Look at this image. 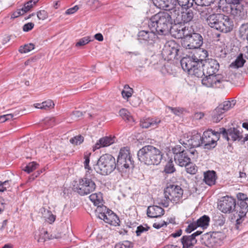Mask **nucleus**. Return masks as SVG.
<instances>
[{
	"mask_svg": "<svg viewBox=\"0 0 248 248\" xmlns=\"http://www.w3.org/2000/svg\"><path fill=\"white\" fill-rule=\"evenodd\" d=\"M170 31L171 33H173V35L175 37L181 38L182 40L186 36L188 32V29H186V27H179L178 28L176 26H171Z\"/></svg>",
	"mask_w": 248,
	"mask_h": 248,
	"instance_id": "nucleus-29",
	"label": "nucleus"
},
{
	"mask_svg": "<svg viewBox=\"0 0 248 248\" xmlns=\"http://www.w3.org/2000/svg\"><path fill=\"white\" fill-rule=\"evenodd\" d=\"M206 76L202 80L203 85L207 87L221 88L224 86L227 80L221 75L205 74Z\"/></svg>",
	"mask_w": 248,
	"mask_h": 248,
	"instance_id": "nucleus-16",
	"label": "nucleus"
},
{
	"mask_svg": "<svg viewBox=\"0 0 248 248\" xmlns=\"http://www.w3.org/2000/svg\"><path fill=\"white\" fill-rule=\"evenodd\" d=\"M150 227H148L146 224L143 225H140L137 228L136 231V234L137 236H140L142 233L148 231Z\"/></svg>",
	"mask_w": 248,
	"mask_h": 248,
	"instance_id": "nucleus-46",
	"label": "nucleus"
},
{
	"mask_svg": "<svg viewBox=\"0 0 248 248\" xmlns=\"http://www.w3.org/2000/svg\"><path fill=\"white\" fill-rule=\"evenodd\" d=\"M164 193L166 200L161 202V204L167 207L170 202L173 203H177L180 202L183 194V190L179 186L170 185L165 189Z\"/></svg>",
	"mask_w": 248,
	"mask_h": 248,
	"instance_id": "nucleus-9",
	"label": "nucleus"
},
{
	"mask_svg": "<svg viewBox=\"0 0 248 248\" xmlns=\"http://www.w3.org/2000/svg\"><path fill=\"white\" fill-rule=\"evenodd\" d=\"M34 24L33 23L30 22L25 24L23 27V30L27 32L31 31L34 27Z\"/></svg>",
	"mask_w": 248,
	"mask_h": 248,
	"instance_id": "nucleus-54",
	"label": "nucleus"
},
{
	"mask_svg": "<svg viewBox=\"0 0 248 248\" xmlns=\"http://www.w3.org/2000/svg\"><path fill=\"white\" fill-rule=\"evenodd\" d=\"M184 166L186 167V172L190 174H195L197 170L196 167L195 165L191 163V161L190 163H188L187 165Z\"/></svg>",
	"mask_w": 248,
	"mask_h": 248,
	"instance_id": "nucleus-47",
	"label": "nucleus"
},
{
	"mask_svg": "<svg viewBox=\"0 0 248 248\" xmlns=\"http://www.w3.org/2000/svg\"><path fill=\"white\" fill-rule=\"evenodd\" d=\"M83 140V137L78 135L70 139V142L73 144L78 145L82 143Z\"/></svg>",
	"mask_w": 248,
	"mask_h": 248,
	"instance_id": "nucleus-45",
	"label": "nucleus"
},
{
	"mask_svg": "<svg viewBox=\"0 0 248 248\" xmlns=\"http://www.w3.org/2000/svg\"><path fill=\"white\" fill-rule=\"evenodd\" d=\"M231 14L236 20L245 19L247 17V10L242 3L231 7Z\"/></svg>",
	"mask_w": 248,
	"mask_h": 248,
	"instance_id": "nucleus-21",
	"label": "nucleus"
},
{
	"mask_svg": "<svg viewBox=\"0 0 248 248\" xmlns=\"http://www.w3.org/2000/svg\"><path fill=\"white\" fill-rule=\"evenodd\" d=\"M168 109L171 110L174 114L178 116L180 115L183 112V109L179 108L168 107Z\"/></svg>",
	"mask_w": 248,
	"mask_h": 248,
	"instance_id": "nucleus-53",
	"label": "nucleus"
},
{
	"mask_svg": "<svg viewBox=\"0 0 248 248\" xmlns=\"http://www.w3.org/2000/svg\"><path fill=\"white\" fill-rule=\"evenodd\" d=\"M98 214V217L103 219L105 222L114 225L118 224L120 222L118 217L111 210L107 209L106 211L102 210L100 212H96Z\"/></svg>",
	"mask_w": 248,
	"mask_h": 248,
	"instance_id": "nucleus-20",
	"label": "nucleus"
},
{
	"mask_svg": "<svg viewBox=\"0 0 248 248\" xmlns=\"http://www.w3.org/2000/svg\"><path fill=\"white\" fill-rule=\"evenodd\" d=\"M33 7V4H31V1H28L26 3H25L23 7L21 9L22 11V14H24L27 13Z\"/></svg>",
	"mask_w": 248,
	"mask_h": 248,
	"instance_id": "nucleus-48",
	"label": "nucleus"
},
{
	"mask_svg": "<svg viewBox=\"0 0 248 248\" xmlns=\"http://www.w3.org/2000/svg\"><path fill=\"white\" fill-rule=\"evenodd\" d=\"M202 233V231H198L190 235L183 236L181 239L183 248H192L197 243L196 237L200 235Z\"/></svg>",
	"mask_w": 248,
	"mask_h": 248,
	"instance_id": "nucleus-24",
	"label": "nucleus"
},
{
	"mask_svg": "<svg viewBox=\"0 0 248 248\" xmlns=\"http://www.w3.org/2000/svg\"><path fill=\"white\" fill-rule=\"evenodd\" d=\"M223 111L221 109V108L217 107L212 112V117L213 121L215 123L219 122L223 117Z\"/></svg>",
	"mask_w": 248,
	"mask_h": 248,
	"instance_id": "nucleus-33",
	"label": "nucleus"
},
{
	"mask_svg": "<svg viewBox=\"0 0 248 248\" xmlns=\"http://www.w3.org/2000/svg\"><path fill=\"white\" fill-rule=\"evenodd\" d=\"M201 3L196 0V4L197 5L196 10L198 12L202 19H205L207 23L209 22V18L216 13L213 8L210 6L211 3H206L205 0H201Z\"/></svg>",
	"mask_w": 248,
	"mask_h": 248,
	"instance_id": "nucleus-18",
	"label": "nucleus"
},
{
	"mask_svg": "<svg viewBox=\"0 0 248 248\" xmlns=\"http://www.w3.org/2000/svg\"><path fill=\"white\" fill-rule=\"evenodd\" d=\"M115 137L111 136H106L100 138L93 147V150L95 151L101 148L109 146L115 142Z\"/></svg>",
	"mask_w": 248,
	"mask_h": 248,
	"instance_id": "nucleus-25",
	"label": "nucleus"
},
{
	"mask_svg": "<svg viewBox=\"0 0 248 248\" xmlns=\"http://www.w3.org/2000/svg\"><path fill=\"white\" fill-rule=\"evenodd\" d=\"M182 46L186 49L192 50L188 52L189 55H186L184 58H193L192 60H202L208 57V54L207 50L200 49V46L203 44V38L201 34L197 33L188 34L183 39Z\"/></svg>",
	"mask_w": 248,
	"mask_h": 248,
	"instance_id": "nucleus-2",
	"label": "nucleus"
},
{
	"mask_svg": "<svg viewBox=\"0 0 248 248\" xmlns=\"http://www.w3.org/2000/svg\"><path fill=\"white\" fill-rule=\"evenodd\" d=\"M37 16L39 20H45L48 16V14L45 10H40L37 13Z\"/></svg>",
	"mask_w": 248,
	"mask_h": 248,
	"instance_id": "nucleus-49",
	"label": "nucleus"
},
{
	"mask_svg": "<svg viewBox=\"0 0 248 248\" xmlns=\"http://www.w3.org/2000/svg\"><path fill=\"white\" fill-rule=\"evenodd\" d=\"M124 90L122 91V95L124 98L128 99L131 96L133 93V90L128 85H124Z\"/></svg>",
	"mask_w": 248,
	"mask_h": 248,
	"instance_id": "nucleus-38",
	"label": "nucleus"
},
{
	"mask_svg": "<svg viewBox=\"0 0 248 248\" xmlns=\"http://www.w3.org/2000/svg\"><path fill=\"white\" fill-rule=\"evenodd\" d=\"M207 24L211 28L225 33L230 31L233 27L232 21L229 16L220 13L211 16Z\"/></svg>",
	"mask_w": 248,
	"mask_h": 248,
	"instance_id": "nucleus-6",
	"label": "nucleus"
},
{
	"mask_svg": "<svg viewBox=\"0 0 248 248\" xmlns=\"http://www.w3.org/2000/svg\"><path fill=\"white\" fill-rule=\"evenodd\" d=\"M156 32L151 30L150 31H141L138 33V40L141 43L142 42L152 44L157 38Z\"/></svg>",
	"mask_w": 248,
	"mask_h": 248,
	"instance_id": "nucleus-23",
	"label": "nucleus"
},
{
	"mask_svg": "<svg viewBox=\"0 0 248 248\" xmlns=\"http://www.w3.org/2000/svg\"><path fill=\"white\" fill-rule=\"evenodd\" d=\"M133 244L129 241H124L123 242L116 244L115 248H131Z\"/></svg>",
	"mask_w": 248,
	"mask_h": 248,
	"instance_id": "nucleus-44",
	"label": "nucleus"
},
{
	"mask_svg": "<svg viewBox=\"0 0 248 248\" xmlns=\"http://www.w3.org/2000/svg\"><path fill=\"white\" fill-rule=\"evenodd\" d=\"M204 181L209 186L214 185L216 181V173L214 171H208L204 174Z\"/></svg>",
	"mask_w": 248,
	"mask_h": 248,
	"instance_id": "nucleus-30",
	"label": "nucleus"
},
{
	"mask_svg": "<svg viewBox=\"0 0 248 248\" xmlns=\"http://www.w3.org/2000/svg\"><path fill=\"white\" fill-rule=\"evenodd\" d=\"M238 199L239 201L233 217L236 223L239 224L241 222V219L246 216L248 212V198L246 195L239 193Z\"/></svg>",
	"mask_w": 248,
	"mask_h": 248,
	"instance_id": "nucleus-12",
	"label": "nucleus"
},
{
	"mask_svg": "<svg viewBox=\"0 0 248 248\" xmlns=\"http://www.w3.org/2000/svg\"><path fill=\"white\" fill-rule=\"evenodd\" d=\"M44 216V217L46 218V221L50 224L54 222L55 220L56 216L53 215L51 212L49 210L46 211L45 210Z\"/></svg>",
	"mask_w": 248,
	"mask_h": 248,
	"instance_id": "nucleus-42",
	"label": "nucleus"
},
{
	"mask_svg": "<svg viewBox=\"0 0 248 248\" xmlns=\"http://www.w3.org/2000/svg\"><path fill=\"white\" fill-rule=\"evenodd\" d=\"M94 37L96 40L99 41H102L103 40V36L102 34L100 33L95 34Z\"/></svg>",
	"mask_w": 248,
	"mask_h": 248,
	"instance_id": "nucleus-64",
	"label": "nucleus"
},
{
	"mask_svg": "<svg viewBox=\"0 0 248 248\" xmlns=\"http://www.w3.org/2000/svg\"><path fill=\"white\" fill-rule=\"evenodd\" d=\"M23 14H22V11L21 9L18 10L17 11L14 12L12 16V17L15 18L19 16L20 15H23Z\"/></svg>",
	"mask_w": 248,
	"mask_h": 248,
	"instance_id": "nucleus-63",
	"label": "nucleus"
},
{
	"mask_svg": "<svg viewBox=\"0 0 248 248\" xmlns=\"http://www.w3.org/2000/svg\"><path fill=\"white\" fill-rule=\"evenodd\" d=\"M93 40V39L92 38L91 36H85L80 39L76 44V46L77 47L83 46Z\"/></svg>",
	"mask_w": 248,
	"mask_h": 248,
	"instance_id": "nucleus-40",
	"label": "nucleus"
},
{
	"mask_svg": "<svg viewBox=\"0 0 248 248\" xmlns=\"http://www.w3.org/2000/svg\"><path fill=\"white\" fill-rule=\"evenodd\" d=\"M10 181H5L2 182V189L1 190V192L4 191L6 190L7 188L10 187Z\"/></svg>",
	"mask_w": 248,
	"mask_h": 248,
	"instance_id": "nucleus-59",
	"label": "nucleus"
},
{
	"mask_svg": "<svg viewBox=\"0 0 248 248\" xmlns=\"http://www.w3.org/2000/svg\"><path fill=\"white\" fill-rule=\"evenodd\" d=\"M218 208L223 213H230L234 211L235 214L236 207L235 199L228 196L222 197L218 202Z\"/></svg>",
	"mask_w": 248,
	"mask_h": 248,
	"instance_id": "nucleus-17",
	"label": "nucleus"
},
{
	"mask_svg": "<svg viewBox=\"0 0 248 248\" xmlns=\"http://www.w3.org/2000/svg\"><path fill=\"white\" fill-rule=\"evenodd\" d=\"M155 6L166 11H173L176 5L175 0H152Z\"/></svg>",
	"mask_w": 248,
	"mask_h": 248,
	"instance_id": "nucleus-22",
	"label": "nucleus"
},
{
	"mask_svg": "<svg viewBox=\"0 0 248 248\" xmlns=\"http://www.w3.org/2000/svg\"><path fill=\"white\" fill-rule=\"evenodd\" d=\"M5 202L1 197H0V213H1L4 210L5 207Z\"/></svg>",
	"mask_w": 248,
	"mask_h": 248,
	"instance_id": "nucleus-61",
	"label": "nucleus"
},
{
	"mask_svg": "<svg viewBox=\"0 0 248 248\" xmlns=\"http://www.w3.org/2000/svg\"><path fill=\"white\" fill-rule=\"evenodd\" d=\"M172 152L174 155L175 162L181 167H184L190 163L192 160H196L198 154L195 149H184L180 145H176L173 147Z\"/></svg>",
	"mask_w": 248,
	"mask_h": 248,
	"instance_id": "nucleus-5",
	"label": "nucleus"
},
{
	"mask_svg": "<svg viewBox=\"0 0 248 248\" xmlns=\"http://www.w3.org/2000/svg\"><path fill=\"white\" fill-rule=\"evenodd\" d=\"M171 13L174 15L175 24L188 23L192 21L194 16L193 11L189 9L180 12V7L177 5Z\"/></svg>",
	"mask_w": 248,
	"mask_h": 248,
	"instance_id": "nucleus-14",
	"label": "nucleus"
},
{
	"mask_svg": "<svg viewBox=\"0 0 248 248\" xmlns=\"http://www.w3.org/2000/svg\"><path fill=\"white\" fill-rule=\"evenodd\" d=\"M38 164L36 163L31 162L28 163L23 170L27 173H30L35 170Z\"/></svg>",
	"mask_w": 248,
	"mask_h": 248,
	"instance_id": "nucleus-43",
	"label": "nucleus"
},
{
	"mask_svg": "<svg viewBox=\"0 0 248 248\" xmlns=\"http://www.w3.org/2000/svg\"><path fill=\"white\" fill-rule=\"evenodd\" d=\"M49 237L48 236V233L46 231L44 232V235L42 236H40V238L38 240V242H42L45 241L46 239H48Z\"/></svg>",
	"mask_w": 248,
	"mask_h": 248,
	"instance_id": "nucleus-60",
	"label": "nucleus"
},
{
	"mask_svg": "<svg viewBox=\"0 0 248 248\" xmlns=\"http://www.w3.org/2000/svg\"><path fill=\"white\" fill-rule=\"evenodd\" d=\"M175 171V168L174 166L173 161L171 159L169 160V161L166 163L164 171L166 173H172Z\"/></svg>",
	"mask_w": 248,
	"mask_h": 248,
	"instance_id": "nucleus-39",
	"label": "nucleus"
},
{
	"mask_svg": "<svg viewBox=\"0 0 248 248\" xmlns=\"http://www.w3.org/2000/svg\"><path fill=\"white\" fill-rule=\"evenodd\" d=\"M171 11L160 12L152 16L148 22L150 29L155 31L159 35L169 33L174 23V15Z\"/></svg>",
	"mask_w": 248,
	"mask_h": 248,
	"instance_id": "nucleus-3",
	"label": "nucleus"
},
{
	"mask_svg": "<svg viewBox=\"0 0 248 248\" xmlns=\"http://www.w3.org/2000/svg\"><path fill=\"white\" fill-rule=\"evenodd\" d=\"M117 169L120 172H126L134 167V161L128 147L121 149L117 158Z\"/></svg>",
	"mask_w": 248,
	"mask_h": 248,
	"instance_id": "nucleus-10",
	"label": "nucleus"
},
{
	"mask_svg": "<svg viewBox=\"0 0 248 248\" xmlns=\"http://www.w3.org/2000/svg\"><path fill=\"white\" fill-rule=\"evenodd\" d=\"M139 160L147 165H158L163 155L157 148L152 145H146L140 149L137 153Z\"/></svg>",
	"mask_w": 248,
	"mask_h": 248,
	"instance_id": "nucleus-4",
	"label": "nucleus"
},
{
	"mask_svg": "<svg viewBox=\"0 0 248 248\" xmlns=\"http://www.w3.org/2000/svg\"><path fill=\"white\" fill-rule=\"evenodd\" d=\"M235 104V101L234 100H232V101H226L219 105L218 107L221 108V109L225 112L232 108Z\"/></svg>",
	"mask_w": 248,
	"mask_h": 248,
	"instance_id": "nucleus-37",
	"label": "nucleus"
},
{
	"mask_svg": "<svg viewBox=\"0 0 248 248\" xmlns=\"http://www.w3.org/2000/svg\"><path fill=\"white\" fill-rule=\"evenodd\" d=\"M90 200L93 203L94 205L97 206L96 212L107 209V207L103 205L102 194L100 193H93L89 196Z\"/></svg>",
	"mask_w": 248,
	"mask_h": 248,
	"instance_id": "nucleus-26",
	"label": "nucleus"
},
{
	"mask_svg": "<svg viewBox=\"0 0 248 248\" xmlns=\"http://www.w3.org/2000/svg\"><path fill=\"white\" fill-rule=\"evenodd\" d=\"M120 116L125 121L129 122L134 121L130 113L125 108H122L119 111Z\"/></svg>",
	"mask_w": 248,
	"mask_h": 248,
	"instance_id": "nucleus-36",
	"label": "nucleus"
},
{
	"mask_svg": "<svg viewBox=\"0 0 248 248\" xmlns=\"http://www.w3.org/2000/svg\"><path fill=\"white\" fill-rule=\"evenodd\" d=\"M220 132L228 141H240L243 139V136L240 131L234 127L228 130L224 128H221Z\"/></svg>",
	"mask_w": 248,
	"mask_h": 248,
	"instance_id": "nucleus-19",
	"label": "nucleus"
},
{
	"mask_svg": "<svg viewBox=\"0 0 248 248\" xmlns=\"http://www.w3.org/2000/svg\"><path fill=\"white\" fill-rule=\"evenodd\" d=\"M175 3L179 7L183 9H189L193 5V2L196 3V0H175Z\"/></svg>",
	"mask_w": 248,
	"mask_h": 248,
	"instance_id": "nucleus-32",
	"label": "nucleus"
},
{
	"mask_svg": "<svg viewBox=\"0 0 248 248\" xmlns=\"http://www.w3.org/2000/svg\"><path fill=\"white\" fill-rule=\"evenodd\" d=\"M83 115L82 112L79 110H75L72 112V117L73 119H77L82 117Z\"/></svg>",
	"mask_w": 248,
	"mask_h": 248,
	"instance_id": "nucleus-55",
	"label": "nucleus"
},
{
	"mask_svg": "<svg viewBox=\"0 0 248 248\" xmlns=\"http://www.w3.org/2000/svg\"><path fill=\"white\" fill-rule=\"evenodd\" d=\"M220 130L215 132L212 130H208L203 132L202 136V142L204 148L206 149H211L215 148L217 145V142L220 137Z\"/></svg>",
	"mask_w": 248,
	"mask_h": 248,
	"instance_id": "nucleus-15",
	"label": "nucleus"
},
{
	"mask_svg": "<svg viewBox=\"0 0 248 248\" xmlns=\"http://www.w3.org/2000/svg\"><path fill=\"white\" fill-rule=\"evenodd\" d=\"M227 4L230 5V8L241 4L242 0H225Z\"/></svg>",
	"mask_w": 248,
	"mask_h": 248,
	"instance_id": "nucleus-51",
	"label": "nucleus"
},
{
	"mask_svg": "<svg viewBox=\"0 0 248 248\" xmlns=\"http://www.w3.org/2000/svg\"><path fill=\"white\" fill-rule=\"evenodd\" d=\"M161 122L160 119L158 118H143L140 120V125L142 128H147L150 127L155 128Z\"/></svg>",
	"mask_w": 248,
	"mask_h": 248,
	"instance_id": "nucleus-27",
	"label": "nucleus"
},
{
	"mask_svg": "<svg viewBox=\"0 0 248 248\" xmlns=\"http://www.w3.org/2000/svg\"><path fill=\"white\" fill-rule=\"evenodd\" d=\"M117 163L115 158L108 154L102 155L94 166L96 172L103 175H107L117 169Z\"/></svg>",
	"mask_w": 248,
	"mask_h": 248,
	"instance_id": "nucleus-7",
	"label": "nucleus"
},
{
	"mask_svg": "<svg viewBox=\"0 0 248 248\" xmlns=\"http://www.w3.org/2000/svg\"><path fill=\"white\" fill-rule=\"evenodd\" d=\"M167 225L166 222L164 221L161 222H156L154 223L153 224V227L159 229L161 228V227H163L164 226H166Z\"/></svg>",
	"mask_w": 248,
	"mask_h": 248,
	"instance_id": "nucleus-58",
	"label": "nucleus"
},
{
	"mask_svg": "<svg viewBox=\"0 0 248 248\" xmlns=\"http://www.w3.org/2000/svg\"><path fill=\"white\" fill-rule=\"evenodd\" d=\"M182 231L181 229L177 230L175 232L171 234V236L173 237L176 238L181 235Z\"/></svg>",
	"mask_w": 248,
	"mask_h": 248,
	"instance_id": "nucleus-62",
	"label": "nucleus"
},
{
	"mask_svg": "<svg viewBox=\"0 0 248 248\" xmlns=\"http://www.w3.org/2000/svg\"><path fill=\"white\" fill-rule=\"evenodd\" d=\"M180 143L185 148L195 149L202 145V136L201 134L194 131L190 136L185 135L183 138L180 140Z\"/></svg>",
	"mask_w": 248,
	"mask_h": 248,
	"instance_id": "nucleus-13",
	"label": "nucleus"
},
{
	"mask_svg": "<svg viewBox=\"0 0 248 248\" xmlns=\"http://www.w3.org/2000/svg\"><path fill=\"white\" fill-rule=\"evenodd\" d=\"M198 225L196 221L192 223H190L187 227V228L186 229V231L188 233H190L192 231L195 230L197 227H199V226L197 225Z\"/></svg>",
	"mask_w": 248,
	"mask_h": 248,
	"instance_id": "nucleus-52",
	"label": "nucleus"
},
{
	"mask_svg": "<svg viewBox=\"0 0 248 248\" xmlns=\"http://www.w3.org/2000/svg\"><path fill=\"white\" fill-rule=\"evenodd\" d=\"M192 60V58H183L181 65L184 71L197 77H202L205 74L216 75L219 69V64L216 60H206V58L202 60Z\"/></svg>",
	"mask_w": 248,
	"mask_h": 248,
	"instance_id": "nucleus-1",
	"label": "nucleus"
},
{
	"mask_svg": "<svg viewBox=\"0 0 248 248\" xmlns=\"http://www.w3.org/2000/svg\"><path fill=\"white\" fill-rule=\"evenodd\" d=\"M164 209L156 205L150 206L147 210V215L151 218L160 217L164 214Z\"/></svg>",
	"mask_w": 248,
	"mask_h": 248,
	"instance_id": "nucleus-28",
	"label": "nucleus"
},
{
	"mask_svg": "<svg viewBox=\"0 0 248 248\" xmlns=\"http://www.w3.org/2000/svg\"><path fill=\"white\" fill-rule=\"evenodd\" d=\"M78 10V7L77 5H76L72 8L67 9L65 12V14L66 15L73 14L75 13L76 12H77Z\"/></svg>",
	"mask_w": 248,
	"mask_h": 248,
	"instance_id": "nucleus-57",
	"label": "nucleus"
},
{
	"mask_svg": "<svg viewBox=\"0 0 248 248\" xmlns=\"http://www.w3.org/2000/svg\"><path fill=\"white\" fill-rule=\"evenodd\" d=\"M209 217L206 215H204L199 218L196 221V222L199 227L204 228H206L209 225Z\"/></svg>",
	"mask_w": 248,
	"mask_h": 248,
	"instance_id": "nucleus-35",
	"label": "nucleus"
},
{
	"mask_svg": "<svg viewBox=\"0 0 248 248\" xmlns=\"http://www.w3.org/2000/svg\"><path fill=\"white\" fill-rule=\"evenodd\" d=\"M90 154H89L87 155H84V158H85V161L84 162V167L86 169H88L89 170H90L91 169V168L89 165V164L90 162L89 155H90Z\"/></svg>",
	"mask_w": 248,
	"mask_h": 248,
	"instance_id": "nucleus-56",
	"label": "nucleus"
},
{
	"mask_svg": "<svg viewBox=\"0 0 248 248\" xmlns=\"http://www.w3.org/2000/svg\"><path fill=\"white\" fill-rule=\"evenodd\" d=\"M43 104L44 109L45 110H47L50 108H53L54 106V103L51 100H48L47 101L43 102Z\"/></svg>",
	"mask_w": 248,
	"mask_h": 248,
	"instance_id": "nucleus-50",
	"label": "nucleus"
},
{
	"mask_svg": "<svg viewBox=\"0 0 248 248\" xmlns=\"http://www.w3.org/2000/svg\"><path fill=\"white\" fill-rule=\"evenodd\" d=\"M179 50V46L174 41L167 42L164 46L161 52L163 60H160L159 56L155 57V59H159V62L156 63L155 68H159L162 66H165V64L163 63L165 61H169L173 59H178Z\"/></svg>",
	"mask_w": 248,
	"mask_h": 248,
	"instance_id": "nucleus-8",
	"label": "nucleus"
},
{
	"mask_svg": "<svg viewBox=\"0 0 248 248\" xmlns=\"http://www.w3.org/2000/svg\"><path fill=\"white\" fill-rule=\"evenodd\" d=\"M73 188L80 195L84 196L93 192L96 188V185L91 178L85 176L79 179L77 184L74 186Z\"/></svg>",
	"mask_w": 248,
	"mask_h": 248,
	"instance_id": "nucleus-11",
	"label": "nucleus"
},
{
	"mask_svg": "<svg viewBox=\"0 0 248 248\" xmlns=\"http://www.w3.org/2000/svg\"><path fill=\"white\" fill-rule=\"evenodd\" d=\"M34 48V46L33 44H26L23 46H21L19 47V51L21 53H26L33 49Z\"/></svg>",
	"mask_w": 248,
	"mask_h": 248,
	"instance_id": "nucleus-41",
	"label": "nucleus"
},
{
	"mask_svg": "<svg viewBox=\"0 0 248 248\" xmlns=\"http://www.w3.org/2000/svg\"><path fill=\"white\" fill-rule=\"evenodd\" d=\"M245 62L246 61L243 58V54L240 53L235 61L230 64V67L233 68H239L242 67Z\"/></svg>",
	"mask_w": 248,
	"mask_h": 248,
	"instance_id": "nucleus-31",
	"label": "nucleus"
},
{
	"mask_svg": "<svg viewBox=\"0 0 248 248\" xmlns=\"http://www.w3.org/2000/svg\"><path fill=\"white\" fill-rule=\"evenodd\" d=\"M239 32L240 37L248 42V23L242 24L239 27Z\"/></svg>",
	"mask_w": 248,
	"mask_h": 248,
	"instance_id": "nucleus-34",
	"label": "nucleus"
}]
</instances>
